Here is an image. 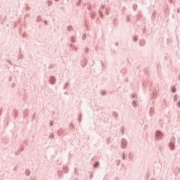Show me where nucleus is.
Segmentation results:
<instances>
[{
    "instance_id": "nucleus-1",
    "label": "nucleus",
    "mask_w": 180,
    "mask_h": 180,
    "mask_svg": "<svg viewBox=\"0 0 180 180\" xmlns=\"http://www.w3.org/2000/svg\"><path fill=\"white\" fill-rule=\"evenodd\" d=\"M169 147H170L171 150H174V143H170Z\"/></svg>"
},
{
    "instance_id": "nucleus-2",
    "label": "nucleus",
    "mask_w": 180,
    "mask_h": 180,
    "mask_svg": "<svg viewBox=\"0 0 180 180\" xmlns=\"http://www.w3.org/2000/svg\"><path fill=\"white\" fill-rule=\"evenodd\" d=\"M172 92H176V88H175V86L172 87Z\"/></svg>"
},
{
    "instance_id": "nucleus-3",
    "label": "nucleus",
    "mask_w": 180,
    "mask_h": 180,
    "mask_svg": "<svg viewBox=\"0 0 180 180\" xmlns=\"http://www.w3.org/2000/svg\"><path fill=\"white\" fill-rule=\"evenodd\" d=\"M25 174H26V175H29L30 174V171L26 170Z\"/></svg>"
},
{
    "instance_id": "nucleus-4",
    "label": "nucleus",
    "mask_w": 180,
    "mask_h": 180,
    "mask_svg": "<svg viewBox=\"0 0 180 180\" xmlns=\"http://www.w3.org/2000/svg\"><path fill=\"white\" fill-rule=\"evenodd\" d=\"M160 134H161V132H160V131L156 132V136H160Z\"/></svg>"
},
{
    "instance_id": "nucleus-5",
    "label": "nucleus",
    "mask_w": 180,
    "mask_h": 180,
    "mask_svg": "<svg viewBox=\"0 0 180 180\" xmlns=\"http://www.w3.org/2000/svg\"><path fill=\"white\" fill-rule=\"evenodd\" d=\"M177 105L180 108V101L177 103Z\"/></svg>"
},
{
    "instance_id": "nucleus-6",
    "label": "nucleus",
    "mask_w": 180,
    "mask_h": 180,
    "mask_svg": "<svg viewBox=\"0 0 180 180\" xmlns=\"http://www.w3.org/2000/svg\"><path fill=\"white\" fill-rule=\"evenodd\" d=\"M98 165V162L96 163V165H94V167H96Z\"/></svg>"
}]
</instances>
